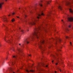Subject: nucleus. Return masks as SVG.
Wrapping results in <instances>:
<instances>
[{
  "instance_id": "25",
  "label": "nucleus",
  "mask_w": 73,
  "mask_h": 73,
  "mask_svg": "<svg viewBox=\"0 0 73 73\" xmlns=\"http://www.w3.org/2000/svg\"><path fill=\"white\" fill-rule=\"evenodd\" d=\"M66 38H67L68 39V38H69V37L68 36H66Z\"/></svg>"
},
{
  "instance_id": "23",
  "label": "nucleus",
  "mask_w": 73,
  "mask_h": 73,
  "mask_svg": "<svg viewBox=\"0 0 73 73\" xmlns=\"http://www.w3.org/2000/svg\"><path fill=\"white\" fill-rule=\"evenodd\" d=\"M11 21L12 22H13V21H15V19H12Z\"/></svg>"
},
{
  "instance_id": "59",
  "label": "nucleus",
  "mask_w": 73,
  "mask_h": 73,
  "mask_svg": "<svg viewBox=\"0 0 73 73\" xmlns=\"http://www.w3.org/2000/svg\"><path fill=\"white\" fill-rule=\"evenodd\" d=\"M27 31H29V30H28Z\"/></svg>"
},
{
  "instance_id": "39",
  "label": "nucleus",
  "mask_w": 73,
  "mask_h": 73,
  "mask_svg": "<svg viewBox=\"0 0 73 73\" xmlns=\"http://www.w3.org/2000/svg\"><path fill=\"white\" fill-rule=\"evenodd\" d=\"M57 64H58V63H57L56 64V65H57Z\"/></svg>"
},
{
  "instance_id": "48",
  "label": "nucleus",
  "mask_w": 73,
  "mask_h": 73,
  "mask_svg": "<svg viewBox=\"0 0 73 73\" xmlns=\"http://www.w3.org/2000/svg\"><path fill=\"white\" fill-rule=\"evenodd\" d=\"M42 54L43 53V52H42Z\"/></svg>"
},
{
  "instance_id": "22",
  "label": "nucleus",
  "mask_w": 73,
  "mask_h": 73,
  "mask_svg": "<svg viewBox=\"0 0 73 73\" xmlns=\"http://www.w3.org/2000/svg\"><path fill=\"white\" fill-rule=\"evenodd\" d=\"M27 17V16L26 15H24V17H25V18H26Z\"/></svg>"
},
{
  "instance_id": "12",
  "label": "nucleus",
  "mask_w": 73,
  "mask_h": 73,
  "mask_svg": "<svg viewBox=\"0 0 73 73\" xmlns=\"http://www.w3.org/2000/svg\"><path fill=\"white\" fill-rule=\"evenodd\" d=\"M3 21L4 22H8V21L7 19V18L5 17H4L3 18Z\"/></svg>"
},
{
  "instance_id": "18",
  "label": "nucleus",
  "mask_w": 73,
  "mask_h": 73,
  "mask_svg": "<svg viewBox=\"0 0 73 73\" xmlns=\"http://www.w3.org/2000/svg\"><path fill=\"white\" fill-rule=\"evenodd\" d=\"M4 4V3H0V9L1 8V7H2V5Z\"/></svg>"
},
{
  "instance_id": "37",
  "label": "nucleus",
  "mask_w": 73,
  "mask_h": 73,
  "mask_svg": "<svg viewBox=\"0 0 73 73\" xmlns=\"http://www.w3.org/2000/svg\"><path fill=\"white\" fill-rule=\"evenodd\" d=\"M56 56H58V54H57V53H56Z\"/></svg>"
},
{
  "instance_id": "45",
  "label": "nucleus",
  "mask_w": 73,
  "mask_h": 73,
  "mask_svg": "<svg viewBox=\"0 0 73 73\" xmlns=\"http://www.w3.org/2000/svg\"><path fill=\"white\" fill-rule=\"evenodd\" d=\"M55 73H57V71H55Z\"/></svg>"
},
{
  "instance_id": "26",
  "label": "nucleus",
  "mask_w": 73,
  "mask_h": 73,
  "mask_svg": "<svg viewBox=\"0 0 73 73\" xmlns=\"http://www.w3.org/2000/svg\"><path fill=\"white\" fill-rule=\"evenodd\" d=\"M59 59V58H58L57 59V61H58V62H59V61L58 60Z\"/></svg>"
},
{
  "instance_id": "54",
  "label": "nucleus",
  "mask_w": 73,
  "mask_h": 73,
  "mask_svg": "<svg viewBox=\"0 0 73 73\" xmlns=\"http://www.w3.org/2000/svg\"><path fill=\"white\" fill-rule=\"evenodd\" d=\"M63 23H64V22L63 21Z\"/></svg>"
},
{
  "instance_id": "53",
  "label": "nucleus",
  "mask_w": 73,
  "mask_h": 73,
  "mask_svg": "<svg viewBox=\"0 0 73 73\" xmlns=\"http://www.w3.org/2000/svg\"><path fill=\"white\" fill-rule=\"evenodd\" d=\"M62 21H63V20H62Z\"/></svg>"
},
{
  "instance_id": "5",
  "label": "nucleus",
  "mask_w": 73,
  "mask_h": 73,
  "mask_svg": "<svg viewBox=\"0 0 73 73\" xmlns=\"http://www.w3.org/2000/svg\"><path fill=\"white\" fill-rule=\"evenodd\" d=\"M45 42V41L44 39H42V40H40V42L38 44V45H39V48L42 50L44 48L42 47L41 46V45L42 44H44V42Z\"/></svg>"
},
{
  "instance_id": "63",
  "label": "nucleus",
  "mask_w": 73,
  "mask_h": 73,
  "mask_svg": "<svg viewBox=\"0 0 73 73\" xmlns=\"http://www.w3.org/2000/svg\"><path fill=\"white\" fill-rule=\"evenodd\" d=\"M39 73H40V72H39Z\"/></svg>"
},
{
  "instance_id": "31",
  "label": "nucleus",
  "mask_w": 73,
  "mask_h": 73,
  "mask_svg": "<svg viewBox=\"0 0 73 73\" xmlns=\"http://www.w3.org/2000/svg\"><path fill=\"white\" fill-rule=\"evenodd\" d=\"M50 14H49V15H48V17H49V16H50Z\"/></svg>"
},
{
  "instance_id": "34",
  "label": "nucleus",
  "mask_w": 73,
  "mask_h": 73,
  "mask_svg": "<svg viewBox=\"0 0 73 73\" xmlns=\"http://www.w3.org/2000/svg\"><path fill=\"white\" fill-rule=\"evenodd\" d=\"M19 69H18L17 70V72H19Z\"/></svg>"
},
{
  "instance_id": "43",
  "label": "nucleus",
  "mask_w": 73,
  "mask_h": 73,
  "mask_svg": "<svg viewBox=\"0 0 73 73\" xmlns=\"http://www.w3.org/2000/svg\"><path fill=\"white\" fill-rule=\"evenodd\" d=\"M19 45H21V44H19Z\"/></svg>"
},
{
  "instance_id": "49",
  "label": "nucleus",
  "mask_w": 73,
  "mask_h": 73,
  "mask_svg": "<svg viewBox=\"0 0 73 73\" xmlns=\"http://www.w3.org/2000/svg\"><path fill=\"white\" fill-rule=\"evenodd\" d=\"M7 54H8V52H7Z\"/></svg>"
},
{
  "instance_id": "7",
  "label": "nucleus",
  "mask_w": 73,
  "mask_h": 73,
  "mask_svg": "<svg viewBox=\"0 0 73 73\" xmlns=\"http://www.w3.org/2000/svg\"><path fill=\"white\" fill-rule=\"evenodd\" d=\"M9 72L10 73H15V72L13 71V70L12 68H10L9 69Z\"/></svg>"
},
{
  "instance_id": "47",
  "label": "nucleus",
  "mask_w": 73,
  "mask_h": 73,
  "mask_svg": "<svg viewBox=\"0 0 73 73\" xmlns=\"http://www.w3.org/2000/svg\"><path fill=\"white\" fill-rule=\"evenodd\" d=\"M11 16V15H9V16Z\"/></svg>"
},
{
  "instance_id": "4",
  "label": "nucleus",
  "mask_w": 73,
  "mask_h": 73,
  "mask_svg": "<svg viewBox=\"0 0 73 73\" xmlns=\"http://www.w3.org/2000/svg\"><path fill=\"white\" fill-rule=\"evenodd\" d=\"M40 65H42L43 66H44L45 67H46V68L48 67V65L44 66V65H45V64H44V63H39L38 64V65L37 66V68L38 70H39V71H40V70H42V69L40 68V66H41Z\"/></svg>"
},
{
  "instance_id": "9",
  "label": "nucleus",
  "mask_w": 73,
  "mask_h": 73,
  "mask_svg": "<svg viewBox=\"0 0 73 73\" xmlns=\"http://www.w3.org/2000/svg\"><path fill=\"white\" fill-rule=\"evenodd\" d=\"M26 71L28 73H29V72H33V73H34L35 72V71L33 70H29L28 69H26Z\"/></svg>"
},
{
  "instance_id": "13",
  "label": "nucleus",
  "mask_w": 73,
  "mask_h": 73,
  "mask_svg": "<svg viewBox=\"0 0 73 73\" xmlns=\"http://www.w3.org/2000/svg\"><path fill=\"white\" fill-rule=\"evenodd\" d=\"M4 39L5 40V41H6L7 42H9V43H11L12 42H11V40H9L8 41H6V39H5V37L4 38Z\"/></svg>"
},
{
  "instance_id": "44",
  "label": "nucleus",
  "mask_w": 73,
  "mask_h": 73,
  "mask_svg": "<svg viewBox=\"0 0 73 73\" xmlns=\"http://www.w3.org/2000/svg\"><path fill=\"white\" fill-rule=\"evenodd\" d=\"M60 48H62V47L61 46L60 47Z\"/></svg>"
},
{
  "instance_id": "50",
  "label": "nucleus",
  "mask_w": 73,
  "mask_h": 73,
  "mask_svg": "<svg viewBox=\"0 0 73 73\" xmlns=\"http://www.w3.org/2000/svg\"><path fill=\"white\" fill-rule=\"evenodd\" d=\"M20 19L22 21V20H21V18H20Z\"/></svg>"
},
{
  "instance_id": "27",
  "label": "nucleus",
  "mask_w": 73,
  "mask_h": 73,
  "mask_svg": "<svg viewBox=\"0 0 73 73\" xmlns=\"http://www.w3.org/2000/svg\"><path fill=\"white\" fill-rule=\"evenodd\" d=\"M57 51H61V50L59 49H58L57 50Z\"/></svg>"
},
{
  "instance_id": "8",
  "label": "nucleus",
  "mask_w": 73,
  "mask_h": 73,
  "mask_svg": "<svg viewBox=\"0 0 73 73\" xmlns=\"http://www.w3.org/2000/svg\"><path fill=\"white\" fill-rule=\"evenodd\" d=\"M68 21H70V22H72V21H73V17H68Z\"/></svg>"
},
{
  "instance_id": "11",
  "label": "nucleus",
  "mask_w": 73,
  "mask_h": 73,
  "mask_svg": "<svg viewBox=\"0 0 73 73\" xmlns=\"http://www.w3.org/2000/svg\"><path fill=\"white\" fill-rule=\"evenodd\" d=\"M18 50L19 52V53H19H22V49L21 48H19L18 49Z\"/></svg>"
},
{
  "instance_id": "16",
  "label": "nucleus",
  "mask_w": 73,
  "mask_h": 73,
  "mask_svg": "<svg viewBox=\"0 0 73 73\" xmlns=\"http://www.w3.org/2000/svg\"><path fill=\"white\" fill-rule=\"evenodd\" d=\"M58 8L59 9H60L61 11L62 10V7H61V6L60 5H59L58 6Z\"/></svg>"
},
{
  "instance_id": "20",
  "label": "nucleus",
  "mask_w": 73,
  "mask_h": 73,
  "mask_svg": "<svg viewBox=\"0 0 73 73\" xmlns=\"http://www.w3.org/2000/svg\"><path fill=\"white\" fill-rule=\"evenodd\" d=\"M15 61H14L13 62H11V63H9V64H11V65H14V64H15Z\"/></svg>"
},
{
  "instance_id": "40",
  "label": "nucleus",
  "mask_w": 73,
  "mask_h": 73,
  "mask_svg": "<svg viewBox=\"0 0 73 73\" xmlns=\"http://www.w3.org/2000/svg\"><path fill=\"white\" fill-rule=\"evenodd\" d=\"M30 13H32V12L30 11Z\"/></svg>"
},
{
  "instance_id": "55",
  "label": "nucleus",
  "mask_w": 73,
  "mask_h": 73,
  "mask_svg": "<svg viewBox=\"0 0 73 73\" xmlns=\"http://www.w3.org/2000/svg\"><path fill=\"white\" fill-rule=\"evenodd\" d=\"M6 60H7V58H6Z\"/></svg>"
},
{
  "instance_id": "52",
  "label": "nucleus",
  "mask_w": 73,
  "mask_h": 73,
  "mask_svg": "<svg viewBox=\"0 0 73 73\" xmlns=\"http://www.w3.org/2000/svg\"><path fill=\"white\" fill-rule=\"evenodd\" d=\"M6 1H7V0H5Z\"/></svg>"
},
{
  "instance_id": "2",
  "label": "nucleus",
  "mask_w": 73,
  "mask_h": 73,
  "mask_svg": "<svg viewBox=\"0 0 73 73\" xmlns=\"http://www.w3.org/2000/svg\"><path fill=\"white\" fill-rule=\"evenodd\" d=\"M35 31L33 33L32 36L31 37V38L33 39L34 37H36L37 38H38V35L40 34V31H38L39 30H41V27L39 26L38 28H36L35 29Z\"/></svg>"
},
{
  "instance_id": "51",
  "label": "nucleus",
  "mask_w": 73,
  "mask_h": 73,
  "mask_svg": "<svg viewBox=\"0 0 73 73\" xmlns=\"http://www.w3.org/2000/svg\"><path fill=\"white\" fill-rule=\"evenodd\" d=\"M49 13H50H50H51V12H50Z\"/></svg>"
},
{
  "instance_id": "6",
  "label": "nucleus",
  "mask_w": 73,
  "mask_h": 73,
  "mask_svg": "<svg viewBox=\"0 0 73 73\" xmlns=\"http://www.w3.org/2000/svg\"><path fill=\"white\" fill-rule=\"evenodd\" d=\"M66 4V5H70L71 4V3L69 2L68 1L66 0L64 1Z\"/></svg>"
},
{
  "instance_id": "41",
  "label": "nucleus",
  "mask_w": 73,
  "mask_h": 73,
  "mask_svg": "<svg viewBox=\"0 0 73 73\" xmlns=\"http://www.w3.org/2000/svg\"><path fill=\"white\" fill-rule=\"evenodd\" d=\"M34 8H35V9H36V7H34Z\"/></svg>"
},
{
  "instance_id": "1",
  "label": "nucleus",
  "mask_w": 73,
  "mask_h": 73,
  "mask_svg": "<svg viewBox=\"0 0 73 73\" xmlns=\"http://www.w3.org/2000/svg\"><path fill=\"white\" fill-rule=\"evenodd\" d=\"M41 15L44 16V14L43 13V11H41L37 13L36 14V17H33L32 19V21L29 22V25H35L36 24L35 22H37L38 21V20H37L36 19H39Z\"/></svg>"
},
{
  "instance_id": "3",
  "label": "nucleus",
  "mask_w": 73,
  "mask_h": 73,
  "mask_svg": "<svg viewBox=\"0 0 73 73\" xmlns=\"http://www.w3.org/2000/svg\"><path fill=\"white\" fill-rule=\"evenodd\" d=\"M50 3H51V1H46L43 5H42V3H41V2H39L38 3V4L39 5H40L41 7L44 8V7H46V6L47 5H48V4H49Z\"/></svg>"
},
{
  "instance_id": "60",
  "label": "nucleus",
  "mask_w": 73,
  "mask_h": 73,
  "mask_svg": "<svg viewBox=\"0 0 73 73\" xmlns=\"http://www.w3.org/2000/svg\"><path fill=\"white\" fill-rule=\"evenodd\" d=\"M20 54L21 55V54Z\"/></svg>"
},
{
  "instance_id": "30",
  "label": "nucleus",
  "mask_w": 73,
  "mask_h": 73,
  "mask_svg": "<svg viewBox=\"0 0 73 73\" xmlns=\"http://www.w3.org/2000/svg\"><path fill=\"white\" fill-rule=\"evenodd\" d=\"M55 3H56V4H58V3H57V2L56 1Z\"/></svg>"
},
{
  "instance_id": "14",
  "label": "nucleus",
  "mask_w": 73,
  "mask_h": 73,
  "mask_svg": "<svg viewBox=\"0 0 73 73\" xmlns=\"http://www.w3.org/2000/svg\"><path fill=\"white\" fill-rule=\"evenodd\" d=\"M56 44H57L58 42H61V40L60 39H59L58 40H56Z\"/></svg>"
},
{
  "instance_id": "15",
  "label": "nucleus",
  "mask_w": 73,
  "mask_h": 73,
  "mask_svg": "<svg viewBox=\"0 0 73 73\" xmlns=\"http://www.w3.org/2000/svg\"><path fill=\"white\" fill-rule=\"evenodd\" d=\"M3 27H6V28H7L6 29V33H8V29H7V27H6V26H5V25H3Z\"/></svg>"
},
{
  "instance_id": "17",
  "label": "nucleus",
  "mask_w": 73,
  "mask_h": 73,
  "mask_svg": "<svg viewBox=\"0 0 73 73\" xmlns=\"http://www.w3.org/2000/svg\"><path fill=\"white\" fill-rule=\"evenodd\" d=\"M13 58H15V59H17V55L16 56H13Z\"/></svg>"
},
{
  "instance_id": "42",
  "label": "nucleus",
  "mask_w": 73,
  "mask_h": 73,
  "mask_svg": "<svg viewBox=\"0 0 73 73\" xmlns=\"http://www.w3.org/2000/svg\"><path fill=\"white\" fill-rule=\"evenodd\" d=\"M54 61V60H52V62H53Z\"/></svg>"
},
{
  "instance_id": "56",
  "label": "nucleus",
  "mask_w": 73,
  "mask_h": 73,
  "mask_svg": "<svg viewBox=\"0 0 73 73\" xmlns=\"http://www.w3.org/2000/svg\"><path fill=\"white\" fill-rule=\"evenodd\" d=\"M19 9H20V8H19Z\"/></svg>"
},
{
  "instance_id": "58",
  "label": "nucleus",
  "mask_w": 73,
  "mask_h": 73,
  "mask_svg": "<svg viewBox=\"0 0 73 73\" xmlns=\"http://www.w3.org/2000/svg\"><path fill=\"white\" fill-rule=\"evenodd\" d=\"M19 29H20V28H19Z\"/></svg>"
},
{
  "instance_id": "35",
  "label": "nucleus",
  "mask_w": 73,
  "mask_h": 73,
  "mask_svg": "<svg viewBox=\"0 0 73 73\" xmlns=\"http://www.w3.org/2000/svg\"><path fill=\"white\" fill-rule=\"evenodd\" d=\"M28 56H31V54L29 55V54H28Z\"/></svg>"
},
{
  "instance_id": "62",
  "label": "nucleus",
  "mask_w": 73,
  "mask_h": 73,
  "mask_svg": "<svg viewBox=\"0 0 73 73\" xmlns=\"http://www.w3.org/2000/svg\"><path fill=\"white\" fill-rule=\"evenodd\" d=\"M21 46H22V45H21Z\"/></svg>"
},
{
  "instance_id": "21",
  "label": "nucleus",
  "mask_w": 73,
  "mask_h": 73,
  "mask_svg": "<svg viewBox=\"0 0 73 73\" xmlns=\"http://www.w3.org/2000/svg\"><path fill=\"white\" fill-rule=\"evenodd\" d=\"M21 32L22 33H24V31L23 30H22L21 31Z\"/></svg>"
},
{
  "instance_id": "61",
  "label": "nucleus",
  "mask_w": 73,
  "mask_h": 73,
  "mask_svg": "<svg viewBox=\"0 0 73 73\" xmlns=\"http://www.w3.org/2000/svg\"><path fill=\"white\" fill-rule=\"evenodd\" d=\"M41 2H42V1H41Z\"/></svg>"
},
{
  "instance_id": "24",
  "label": "nucleus",
  "mask_w": 73,
  "mask_h": 73,
  "mask_svg": "<svg viewBox=\"0 0 73 73\" xmlns=\"http://www.w3.org/2000/svg\"><path fill=\"white\" fill-rule=\"evenodd\" d=\"M24 21H25V23H26V22H27V19H25L24 20Z\"/></svg>"
},
{
  "instance_id": "32",
  "label": "nucleus",
  "mask_w": 73,
  "mask_h": 73,
  "mask_svg": "<svg viewBox=\"0 0 73 73\" xmlns=\"http://www.w3.org/2000/svg\"><path fill=\"white\" fill-rule=\"evenodd\" d=\"M69 28H70V27H71V26L70 25H69Z\"/></svg>"
},
{
  "instance_id": "46",
  "label": "nucleus",
  "mask_w": 73,
  "mask_h": 73,
  "mask_svg": "<svg viewBox=\"0 0 73 73\" xmlns=\"http://www.w3.org/2000/svg\"><path fill=\"white\" fill-rule=\"evenodd\" d=\"M17 17V18H19V17Z\"/></svg>"
},
{
  "instance_id": "36",
  "label": "nucleus",
  "mask_w": 73,
  "mask_h": 73,
  "mask_svg": "<svg viewBox=\"0 0 73 73\" xmlns=\"http://www.w3.org/2000/svg\"><path fill=\"white\" fill-rule=\"evenodd\" d=\"M70 44L71 45H72V42H70Z\"/></svg>"
},
{
  "instance_id": "19",
  "label": "nucleus",
  "mask_w": 73,
  "mask_h": 73,
  "mask_svg": "<svg viewBox=\"0 0 73 73\" xmlns=\"http://www.w3.org/2000/svg\"><path fill=\"white\" fill-rule=\"evenodd\" d=\"M69 9L70 12H71V13H73V11L72 10V9Z\"/></svg>"
},
{
  "instance_id": "57",
  "label": "nucleus",
  "mask_w": 73,
  "mask_h": 73,
  "mask_svg": "<svg viewBox=\"0 0 73 73\" xmlns=\"http://www.w3.org/2000/svg\"><path fill=\"white\" fill-rule=\"evenodd\" d=\"M1 46V44H0V46Z\"/></svg>"
},
{
  "instance_id": "10",
  "label": "nucleus",
  "mask_w": 73,
  "mask_h": 73,
  "mask_svg": "<svg viewBox=\"0 0 73 73\" xmlns=\"http://www.w3.org/2000/svg\"><path fill=\"white\" fill-rule=\"evenodd\" d=\"M29 40L28 39H25L24 40V42L25 44H29Z\"/></svg>"
},
{
  "instance_id": "33",
  "label": "nucleus",
  "mask_w": 73,
  "mask_h": 73,
  "mask_svg": "<svg viewBox=\"0 0 73 73\" xmlns=\"http://www.w3.org/2000/svg\"><path fill=\"white\" fill-rule=\"evenodd\" d=\"M66 31H69V30L68 29H66Z\"/></svg>"
},
{
  "instance_id": "29",
  "label": "nucleus",
  "mask_w": 73,
  "mask_h": 73,
  "mask_svg": "<svg viewBox=\"0 0 73 73\" xmlns=\"http://www.w3.org/2000/svg\"><path fill=\"white\" fill-rule=\"evenodd\" d=\"M52 57H55V56L53 55H52Z\"/></svg>"
},
{
  "instance_id": "38",
  "label": "nucleus",
  "mask_w": 73,
  "mask_h": 73,
  "mask_svg": "<svg viewBox=\"0 0 73 73\" xmlns=\"http://www.w3.org/2000/svg\"><path fill=\"white\" fill-rule=\"evenodd\" d=\"M58 69H59V70H60V72H61V70H60V69L58 68Z\"/></svg>"
},
{
  "instance_id": "28",
  "label": "nucleus",
  "mask_w": 73,
  "mask_h": 73,
  "mask_svg": "<svg viewBox=\"0 0 73 73\" xmlns=\"http://www.w3.org/2000/svg\"><path fill=\"white\" fill-rule=\"evenodd\" d=\"M15 13H13L12 14V15H15Z\"/></svg>"
}]
</instances>
